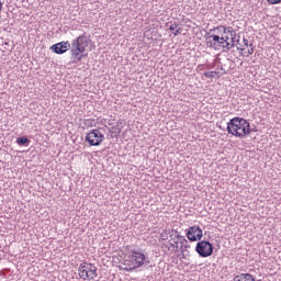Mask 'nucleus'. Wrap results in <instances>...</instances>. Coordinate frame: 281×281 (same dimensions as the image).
Instances as JSON below:
<instances>
[{
    "instance_id": "6",
    "label": "nucleus",
    "mask_w": 281,
    "mask_h": 281,
    "mask_svg": "<svg viewBox=\"0 0 281 281\" xmlns=\"http://www.w3.org/2000/svg\"><path fill=\"white\" fill-rule=\"evenodd\" d=\"M217 30L222 32L221 37L225 43V49H232L234 47V44L229 43V38H236V31H234V27L218 26Z\"/></svg>"
},
{
    "instance_id": "21",
    "label": "nucleus",
    "mask_w": 281,
    "mask_h": 281,
    "mask_svg": "<svg viewBox=\"0 0 281 281\" xmlns=\"http://www.w3.org/2000/svg\"><path fill=\"white\" fill-rule=\"evenodd\" d=\"M181 32H183V29L178 27L176 31L172 32L173 36H179V34H181Z\"/></svg>"
},
{
    "instance_id": "12",
    "label": "nucleus",
    "mask_w": 281,
    "mask_h": 281,
    "mask_svg": "<svg viewBox=\"0 0 281 281\" xmlns=\"http://www.w3.org/2000/svg\"><path fill=\"white\" fill-rule=\"evenodd\" d=\"M233 281H256V278H254V276L250 273H240L237 274Z\"/></svg>"
},
{
    "instance_id": "3",
    "label": "nucleus",
    "mask_w": 281,
    "mask_h": 281,
    "mask_svg": "<svg viewBox=\"0 0 281 281\" xmlns=\"http://www.w3.org/2000/svg\"><path fill=\"white\" fill-rule=\"evenodd\" d=\"M70 47V54L72 58H75L74 63H78L80 54H85V52H87V47H89V37L85 34L78 36L71 41Z\"/></svg>"
},
{
    "instance_id": "18",
    "label": "nucleus",
    "mask_w": 281,
    "mask_h": 281,
    "mask_svg": "<svg viewBox=\"0 0 281 281\" xmlns=\"http://www.w3.org/2000/svg\"><path fill=\"white\" fill-rule=\"evenodd\" d=\"M248 50H247V56H251V54H254V44L250 43L249 46H248Z\"/></svg>"
},
{
    "instance_id": "8",
    "label": "nucleus",
    "mask_w": 281,
    "mask_h": 281,
    "mask_svg": "<svg viewBox=\"0 0 281 281\" xmlns=\"http://www.w3.org/2000/svg\"><path fill=\"white\" fill-rule=\"evenodd\" d=\"M187 238L191 243H196L201 240V238H203V229H201V227L199 226L189 227V229L187 231Z\"/></svg>"
},
{
    "instance_id": "13",
    "label": "nucleus",
    "mask_w": 281,
    "mask_h": 281,
    "mask_svg": "<svg viewBox=\"0 0 281 281\" xmlns=\"http://www.w3.org/2000/svg\"><path fill=\"white\" fill-rule=\"evenodd\" d=\"M117 133H120V128L117 126H112L108 134V139H113L114 137H117Z\"/></svg>"
},
{
    "instance_id": "4",
    "label": "nucleus",
    "mask_w": 281,
    "mask_h": 281,
    "mask_svg": "<svg viewBox=\"0 0 281 281\" xmlns=\"http://www.w3.org/2000/svg\"><path fill=\"white\" fill-rule=\"evenodd\" d=\"M78 272L81 280H94L98 278V267L93 263H87V261L79 265Z\"/></svg>"
},
{
    "instance_id": "25",
    "label": "nucleus",
    "mask_w": 281,
    "mask_h": 281,
    "mask_svg": "<svg viewBox=\"0 0 281 281\" xmlns=\"http://www.w3.org/2000/svg\"><path fill=\"white\" fill-rule=\"evenodd\" d=\"M243 43H244V47H249V40L244 38Z\"/></svg>"
},
{
    "instance_id": "1",
    "label": "nucleus",
    "mask_w": 281,
    "mask_h": 281,
    "mask_svg": "<svg viewBox=\"0 0 281 281\" xmlns=\"http://www.w3.org/2000/svg\"><path fill=\"white\" fill-rule=\"evenodd\" d=\"M227 131L231 135H235V137H245V135H254V130L249 125L248 121L235 116L227 123Z\"/></svg>"
},
{
    "instance_id": "2",
    "label": "nucleus",
    "mask_w": 281,
    "mask_h": 281,
    "mask_svg": "<svg viewBox=\"0 0 281 281\" xmlns=\"http://www.w3.org/2000/svg\"><path fill=\"white\" fill-rule=\"evenodd\" d=\"M124 271H134L144 265H150V258L142 251L131 250L130 256L124 260Z\"/></svg>"
},
{
    "instance_id": "16",
    "label": "nucleus",
    "mask_w": 281,
    "mask_h": 281,
    "mask_svg": "<svg viewBox=\"0 0 281 281\" xmlns=\"http://www.w3.org/2000/svg\"><path fill=\"white\" fill-rule=\"evenodd\" d=\"M180 249H181V252H182V254H186V252H189L188 249H190V246H189L188 243H187L186 245H181Z\"/></svg>"
},
{
    "instance_id": "22",
    "label": "nucleus",
    "mask_w": 281,
    "mask_h": 281,
    "mask_svg": "<svg viewBox=\"0 0 281 281\" xmlns=\"http://www.w3.org/2000/svg\"><path fill=\"white\" fill-rule=\"evenodd\" d=\"M115 120H104V124H106L108 126H113Z\"/></svg>"
},
{
    "instance_id": "14",
    "label": "nucleus",
    "mask_w": 281,
    "mask_h": 281,
    "mask_svg": "<svg viewBox=\"0 0 281 281\" xmlns=\"http://www.w3.org/2000/svg\"><path fill=\"white\" fill-rule=\"evenodd\" d=\"M175 240H178V243H180L181 245L188 244V239H186V236H181L177 231Z\"/></svg>"
},
{
    "instance_id": "23",
    "label": "nucleus",
    "mask_w": 281,
    "mask_h": 281,
    "mask_svg": "<svg viewBox=\"0 0 281 281\" xmlns=\"http://www.w3.org/2000/svg\"><path fill=\"white\" fill-rule=\"evenodd\" d=\"M16 142H30V139L26 136L18 137Z\"/></svg>"
},
{
    "instance_id": "11",
    "label": "nucleus",
    "mask_w": 281,
    "mask_h": 281,
    "mask_svg": "<svg viewBox=\"0 0 281 281\" xmlns=\"http://www.w3.org/2000/svg\"><path fill=\"white\" fill-rule=\"evenodd\" d=\"M176 234H177L176 229L166 228V229H162V232L160 233V238L161 240H168V237H169L170 240H175L177 238Z\"/></svg>"
},
{
    "instance_id": "15",
    "label": "nucleus",
    "mask_w": 281,
    "mask_h": 281,
    "mask_svg": "<svg viewBox=\"0 0 281 281\" xmlns=\"http://www.w3.org/2000/svg\"><path fill=\"white\" fill-rule=\"evenodd\" d=\"M169 245L172 247V249H175V251H179V239L171 240Z\"/></svg>"
},
{
    "instance_id": "27",
    "label": "nucleus",
    "mask_w": 281,
    "mask_h": 281,
    "mask_svg": "<svg viewBox=\"0 0 281 281\" xmlns=\"http://www.w3.org/2000/svg\"><path fill=\"white\" fill-rule=\"evenodd\" d=\"M19 146H27V142H18Z\"/></svg>"
},
{
    "instance_id": "29",
    "label": "nucleus",
    "mask_w": 281,
    "mask_h": 281,
    "mask_svg": "<svg viewBox=\"0 0 281 281\" xmlns=\"http://www.w3.org/2000/svg\"><path fill=\"white\" fill-rule=\"evenodd\" d=\"M231 41H232L231 45H235L236 38H231Z\"/></svg>"
},
{
    "instance_id": "9",
    "label": "nucleus",
    "mask_w": 281,
    "mask_h": 281,
    "mask_svg": "<svg viewBox=\"0 0 281 281\" xmlns=\"http://www.w3.org/2000/svg\"><path fill=\"white\" fill-rule=\"evenodd\" d=\"M50 52H54V54H67L69 49H71V43L67 42H59L57 44H54L49 47Z\"/></svg>"
},
{
    "instance_id": "20",
    "label": "nucleus",
    "mask_w": 281,
    "mask_h": 281,
    "mask_svg": "<svg viewBox=\"0 0 281 281\" xmlns=\"http://www.w3.org/2000/svg\"><path fill=\"white\" fill-rule=\"evenodd\" d=\"M89 56V54H85V53H79V57H78V63H80V60H82L83 58H87Z\"/></svg>"
},
{
    "instance_id": "19",
    "label": "nucleus",
    "mask_w": 281,
    "mask_h": 281,
    "mask_svg": "<svg viewBox=\"0 0 281 281\" xmlns=\"http://www.w3.org/2000/svg\"><path fill=\"white\" fill-rule=\"evenodd\" d=\"M177 27H179V23L175 22L173 24H171V25L169 26V31H170V32H175V30H177Z\"/></svg>"
},
{
    "instance_id": "7",
    "label": "nucleus",
    "mask_w": 281,
    "mask_h": 281,
    "mask_svg": "<svg viewBox=\"0 0 281 281\" xmlns=\"http://www.w3.org/2000/svg\"><path fill=\"white\" fill-rule=\"evenodd\" d=\"M205 38L207 47H212L213 49H221V47H223V49H225V42L222 36L210 35V33H207Z\"/></svg>"
},
{
    "instance_id": "10",
    "label": "nucleus",
    "mask_w": 281,
    "mask_h": 281,
    "mask_svg": "<svg viewBox=\"0 0 281 281\" xmlns=\"http://www.w3.org/2000/svg\"><path fill=\"white\" fill-rule=\"evenodd\" d=\"M86 142H104V134L100 130H91L86 135Z\"/></svg>"
},
{
    "instance_id": "24",
    "label": "nucleus",
    "mask_w": 281,
    "mask_h": 281,
    "mask_svg": "<svg viewBox=\"0 0 281 281\" xmlns=\"http://www.w3.org/2000/svg\"><path fill=\"white\" fill-rule=\"evenodd\" d=\"M268 3H270L271 5H276V3H281V0H267Z\"/></svg>"
},
{
    "instance_id": "28",
    "label": "nucleus",
    "mask_w": 281,
    "mask_h": 281,
    "mask_svg": "<svg viewBox=\"0 0 281 281\" xmlns=\"http://www.w3.org/2000/svg\"><path fill=\"white\" fill-rule=\"evenodd\" d=\"M3 11V2L0 1V12Z\"/></svg>"
},
{
    "instance_id": "5",
    "label": "nucleus",
    "mask_w": 281,
    "mask_h": 281,
    "mask_svg": "<svg viewBox=\"0 0 281 281\" xmlns=\"http://www.w3.org/2000/svg\"><path fill=\"white\" fill-rule=\"evenodd\" d=\"M195 251L200 258H210L214 254V246L207 240H200L195 246Z\"/></svg>"
},
{
    "instance_id": "17",
    "label": "nucleus",
    "mask_w": 281,
    "mask_h": 281,
    "mask_svg": "<svg viewBox=\"0 0 281 281\" xmlns=\"http://www.w3.org/2000/svg\"><path fill=\"white\" fill-rule=\"evenodd\" d=\"M214 75H216V71H206V72H204L205 78H214Z\"/></svg>"
},
{
    "instance_id": "26",
    "label": "nucleus",
    "mask_w": 281,
    "mask_h": 281,
    "mask_svg": "<svg viewBox=\"0 0 281 281\" xmlns=\"http://www.w3.org/2000/svg\"><path fill=\"white\" fill-rule=\"evenodd\" d=\"M90 146H100L101 142H89Z\"/></svg>"
}]
</instances>
